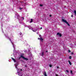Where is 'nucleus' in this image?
Listing matches in <instances>:
<instances>
[{
    "mask_svg": "<svg viewBox=\"0 0 76 76\" xmlns=\"http://www.w3.org/2000/svg\"><path fill=\"white\" fill-rule=\"evenodd\" d=\"M57 69H58V68H59V67L57 66Z\"/></svg>",
    "mask_w": 76,
    "mask_h": 76,
    "instance_id": "c85d7f7f",
    "label": "nucleus"
},
{
    "mask_svg": "<svg viewBox=\"0 0 76 76\" xmlns=\"http://www.w3.org/2000/svg\"><path fill=\"white\" fill-rule=\"evenodd\" d=\"M20 35H22V33H20Z\"/></svg>",
    "mask_w": 76,
    "mask_h": 76,
    "instance_id": "b1692460",
    "label": "nucleus"
},
{
    "mask_svg": "<svg viewBox=\"0 0 76 76\" xmlns=\"http://www.w3.org/2000/svg\"><path fill=\"white\" fill-rule=\"evenodd\" d=\"M46 53H47L48 52V51H46Z\"/></svg>",
    "mask_w": 76,
    "mask_h": 76,
    "instance_id": "473e14b6",
    "label": "nucleus"
},
{
    "mask_svg": "<svg viewBox=\"0 0 76 76\" xmlns=\"http://www.w3.org/2000/svg\"><path fill=\"white\" fill-rule=\"evenodd\" d=\"M38 39H40L38 38Z\"/></svg>",
    "mask_w": 76,
    "mask_h": 76,
    "instance_id": "c9c22d12",
    "label": "nucleus"
},
{
    "mask_svg": "<svg viewBox=\"0 0 76 76\" xmlns=\"http://www.w3.org/2000/svg\"><path fill=\"white\" fill-rule=\"evenodd\" d=\"M17 73L18 74V75H19V76H22V75H20V72H17Z\"/></svg>",
    "mask_w": 76,
    "mask_h": 76,
    "instance_id": "39448f33",
    "label": "nucleus"
},
{
    "mask_svg": "<svg viewBox=\"0 0 76 76\" xmlns=\"http://www.w3.org/2000/svg\"><path fill=\"white\" fill-rule=\"evenodd\" d=\"M20 39H22V38H23V36H20Z\"/></svg>",
    "mask_w": 76,
    "mask_h": 76,
    "instance_id": "1a4fd4ad",
    "label": "nucleus"
},
{
    "mask_svg": "<svg viewBox=\"0 0 76 76\" xmlns=\"http://www.w3.org/2000/svg\"><path fill=\"white\" fill-rule=\"evenodd\" d=\"M43 5H42V4H40V6H41V7H42V6H43Z\"/></svg>",
    "mask_w": 76,
    "mask_h": 76,
    "instance_id": "aec40b11",
    "label": "nucleus"
},
{
    "mask_svg": "<svg viewBox=\"0 0 76 76\" xmlns=\"http://www.w3.org/2000/svg\"><path fill=\"white\" fill-rule=\"evenodd\" d=\"M25 67H27V66H25Z\"/></svg>",
    "mask_w": 76,
    "mask_h": 76,
    "instance_id": "f704fd0d",
    "label": "nucleus"
},
{
    "mask_svg": "<svg viewBox=\"0 0 76 76\" xmlns=\"http://www.w3.org/2000/svg\"><path fill=\"white\" fill-rule=\"evenodd\" d=\"M40 29H42V27H41Z\"/></svg>",
    "mask_w": 76,
    "mask_h": 76,
    "instance_id": "7c9ffc66",
    "label": "nucleus"
},
{
    "mask_svg": "<svg viewBox=\"0 0 76 76\" xmlns=\"http://www.w3.org/2000/svg\"><path fill=\"white\" fill-rule=\"evenodd\" d=\"M68 62H69L70 65H72V63H71V62H70V61L69 60Z\"/></svg>",
    "mask_w": 76,
    "mask_h": 76,
    "instance_id": "6e6552de",
    "label": "nucleus"
},
{
    "mask_svg": "<svg viewBox=\"0 0 76 76\" xmlns=\"http://www.w3.org/2000/svg\"><path fill=\"white\" fill-rule=\"evenodd\" d=\"M44 76H47V73H46V72H44Z\"/></svg>",
    "mask_w": 76,
    "mask_h": 76,
    "instance_id": "423d86ee",
    "label": "nucleus"
},
{
    "mask_svg": "<svg viewBox=\"0 0 76 76\" xmlns=\"http://www.w3.org/2000/svg\"><path fill=\"white\" fill-rule=\"evenodd\" d=\"M16 68H17V66H15Z\"/></svg>",
    "mask_w": 76,
    "mask_h": 76,
    "instance_id": "72a5a7b5",
    "label": "nucleus"
},
{
    "mask_svg": "<svg viewBox=\"0 0 76 76\" xmlns=\"http://www.w3.org/2000/svg\"><path fill=\"white\" fill-rule=\"evenodd\" d=\"M66 71L67 73H69V71H68V70H66Z\"/></svg>",
    "mask_w": 76,
    "mask_h": 76,
    "instance_id": "a211bd4d",
    "label": "nucleus"
},
{
    "mask_svg": "<svg viewBox=\"0 0 76 76\" xmlns=\"http://www.w3.org/2000/svg\"><path fill=\"white\" fill-rule=\"evenodd\" d=\"M40 40H41L42 42V41H43V39L41 37H40V39H39Z\"/></svg>",
    "mask_w": 76,
    "mask_h": 76,
    "instance_id": "0eeeda50",
    "label": "nucleus"
},
{
    "mask_svg": "<svg viewBox=\"0 0 76 76\" xmlns=\"http://www.w3.org/2000/svg\"><path fill=\"white\" fill-rule=\"evenodd\" d=\"M71 54H73V53L72 52V53H71Z\"/></svg>",
    "mask_w": 76,
    "mask_h": 76,
    "instance_id": "cd10ccee",
    "label": "nucleus"
},
{
    "mask_svg": "<svg viewBox=\"0 0 76 76\" xmlns=\"http://www.w3.org/2000/svg\"><path fill=\"white\" fill-rule=\"evenodd\" d=\"M44 56V52H42V53H41V56Z\"/></svg>",
    "mask_w": 76,
    "mask_h": 76,
    "instance_id": "9b49d317",
    "label": "nucleus"
},
{
    "mask_svg": "<svg viewBox=\"0 0 76 76\" xmlns=\"http://www.w3.org/2000/svg\"><path fill=\"white\" fill-rule=\"evenodd\" d=\"M19 9L20 10H22V8L20 7V8H19Z\"/></svg>",
    "mask_w": 76,
    "mask_h": 76,
    "instance_id": "f3484780",
    "label": "nucleus"
},
{
    "mask_svg": "<svg viewBox=\"0 0 76 76\" xmlns=\"http://www.w3.org/2000/svg\"><path fill=\"white\" fill-rule=\"evenodd\" d=\"M62 22H65V23H66L67 25H68V26H70L69 23H68V22H67L66 20H65L64 19H62Z\"/></svg>",
    "mask_w": 76,
    "mask_h": 76,
    "instance_id": "f257e3e1",
    "label": "nucleus"
},
{
    "mask_svg": "<svg viewBox=\"0 0 76 76\" xmlns=\"http://www.w3.org/2000/svg\"><path fill=\"white\" fill-rule=\"evenodd\" d=\"M37 34H38V33H37Z\"/></svg>",
    "mask_w": 76,
    "mask_h": 76,
    "instance_id": "e433bc0d",
    "label": "nucleus"
},
{
    "mask_svg": "<svg viewBox=\"0 0 76 76\" xmlns=\"http://www.w3.org/2000/svg\"><path fill=\"white\" fill-rule=\"evenodd\" d=\"M49 16L50 17H51V16H52V15H50Z\"/></svg>",
    "mask_w": 76,
    "mask_h": 76,
    "instance_id": "5701e85b",
    "label": "nucleus"
},
{
    "mask_svg": "<svg viewBox=\"0 0 76 76\" xmlns=\"http://www.w3.org/2000/svg\"><path fill=\"white\" fill-rule=\"evenodd\" d=\"M69 59H71L72 58V56H70L69 57Z\"/></svg>",
    "mask_w": 76,
    "mask_h": 76,
    "instance_id": "4468645a",
    "label": "nucleus"
},
{
    "mask_svg": "<svg viewBox=\"0 0 76 76\" xmlns=\"http://www.w3.org/2000/svg\"><path fill=\"white\" fill-rule=\"evenodd\" d=\"M70 72L72 74H73V71H72V70H71L70 71Z\"/></svg>",
    "mask_w": 76,
    "mask_h": 76,
    "instance_id": "2eb2a0df",
    "label": "nucleus"
},
{
    "mask_svg": "<svg viewBox=\"0 0 76 76\" xmlns=\"http://www.w3.org/2000/svg\"><path fill=\"white\" fill-rule=\"evenodd\" d=\"M49 67H52V65H50Z\"/></svg>",
    "mask_w": 76,
    "mask_h": 76,
    "instance_id": "dca6fc26",
    "label": "nucleus"
},
{
    "mask_svg": "<svg viewBox=\"0 0 76 76\" xmlns=\"http://www.w3.org/2000/svg\"><path fill=\"white\" fill-rule=\"evenodd\" d=\"M20 71H22V69H20Z\"/></svg>",
    "mask_w": 76,
    "mask_h": 76,
    "instance_id": "c756f323",
    "label": "nucleus"
},
{
    "mask_svg": "<svg viewBox=\"0 0 76 76\" xmlns=\"http://www.w3.org/2000/svg\"><path fill=\"white\" fill-rule=\"evenodd\" d=\"M21 57H22V58H23V59H24L25 60H26V61L28 60V58H25L23 56H21Z\"/></svg>",
    "mask_w": 76,
    "mask_h": 76,
    "instance_id": "f03ea898",
    "label": "nucleus"
},
{
    "mask_svg": "<svg viewBox=\"0 0 76 76\" xmlns=\"http://www.w3.org/2000/svg\"><path fill=\"white\" fill-rule=\"evenodd\" d=\"M21 18H22L23 20H24V18H23V17H21Z\"/></svg>",
    "mask_w": 76,
    "mask_h": 76,
    "instance_id": "4be33fe9",
    "label": "nucleus"
},
{
    "mask_svg": "<svg viewBox=\"0 0 76 76\" xmlns=\"http://www.w3.org/2000/svg\"><path fill=\"white\" fill-rule=\"evenodd\" d=\"M68 52H69V53H70L71 52L70 50H68Z\"/></svg>",
    "mask_w": 76,
    "mask_h": 76,
    "instance_id": "6ab92c4d",
    "label": "nucleus"
},
{
    "mask_svg": "<svg viewBox=\"0 0 76 76\" xmlns=\"http://www.w3.org/2000/svg\"><path fill=\"white\" fill-rule=\"evenodd\" d=\"M22 56V55H21L20 57L18 58V60H19L20 59V58H22V57H21V56Z\"/></svg>",
    "mask_w": 76,
    "mask_h": 76,
    "instance_id": "f8f14e48",
    "label": "nucleus"
},
{
    "mask_svg": "<svg viewBox=\"0 0 76 76\" xmlns=\"http://www.w3.org/2000/svg\"><path fill=\"white\" fill-rule=\"evenodd\" d=\"M31 30H32V31L33 30V28H31Z\"/></svg>",
    "mask_w": 76,
    "mask_h": 76,
    "instance_id": "2f4dec72",
    "label": "nucleus"
},
{
    "mask_svg": "<svg viewBox=\"0 0 76 76\" xmlns=\"http://www.w3.org/2000/svg\"><path fill=\"white\" fill-rule=\"evenodd\" d=\"M32 31H33V32H36V31H37V29L32 30Z\"/></svg>",
    "mask_w": 76,
    "mask_h": 76,
    "instance_id": "9d476101",
    "label": "nucleus"
},
{
    "mask_svg": "<svg viewBox=\"0 0 76 76\" xmlns=\"http://www.w3.org/2000/svg\"><path fill=\"white\" fill-rule=\"evenodd\" d=\"M10 40V41H12V40H11V39H9Z\"/></svg>",
    "mask_w": 76,
    "mask_h": 76,
    "instance_id": "a878e982",
    "label": "nucleus"
},
{
    "mask_svg": "<svg viewBox=\"0 0 76 76\" xmlns=\"http://www.w3.org/2000/svg\"><path fill=\"white\" fill-rule=\"evenodd\" d=\"M11 43L13 44V42L12 41H11Z\"/></svg>",
    "mask_w": 76,
    "mask_h": 76,
    "instance_id": "bb28decb",
    "label": "nucleus"
},
{
    "mask_svg": "<svg viewBox=\"0 0 76 76\" xmlns=\"http://www.w3.org/2000/svg\"><path fill=\"white\" fill-rule=\"evenodd\" d=\"M71 17H72V18H73V15H71Z\"/></svg>",
    "mask_w": 76,
    "mask_h": 76,
    "instance_id": "412c9836",
    "label": "nucleus"
},
{
    "mask_svg": "<svg viewBox=\"0 0 76 76\" xmlns=\"http://www.w3.org/2000/svg\"><path fill=\"white\" fill-rule=\"evenodd\" d=\"M12 58V60H13L14 61V63H15L16 62V60H15V59H14V58Z\"/></svg>",
    "mask_w": 76,
    "mask_h": 76,
    "instance_id": "20e7f679",
    "label": "nucleus"
},
{
    "mask_svg": "<svg viewBox=\"0 0 76 76\" xmlns=\"http://www.w3.org/2000/svg\"><path fill=\"white\" fill-rule=\"evenodd\" d=\"M56 76H58V74H56Z\"/></svg>",
    "mask_w": 76,
    "mask_h": 76,
    "instance_id": "393cba45",
    "label": "nucleus"
},
{
    "mask_svg": "<svg viewBox=\"0 0 76 76\" xmlns=\"http://www.w3.org/2000/svg\"><path fill=\"white\" fill-rule=\"evenodd\" d=\"M39 37H41V36H39Z\"/></svg>",
    "mask_w": 76,
    "mask_h": 76,
    "instance_id": "4c0bfd02",
    "label": "nucleus"
},
{
    "mask_svg": "<svg viewBox=\"0 0 76 76\" xmlns=\"http://www.w3.org/2000/svg\"><path fill=\"white\" fill-rule=\"evenodd\" d=\"M57 35L58 36V35H59V36L60 37H61V36H62V34H61V33H60L59 32L57 33Z\"/></svg>",
    "mask_w": 76,
    "mask_h": 76,
    "instance_id": "7ed1b4c3",
    "label": "nucleus"
},
{
    "mask_svg": "<svg viewBox=\"0 0 76 76\" xmlns=\"http://www.w3.org/2000/svg\"><path fill=\"white\" fill-rule=\"evenodd\" d=\"M31 21H30V23H31L32 22V21H33V19H31Z\"/></svg>",
    "mask_w": 76,
    "mask_h": 76,
    "instance_id": "ddd939ff",
    "label": "nucleus"
}]
</instances>
